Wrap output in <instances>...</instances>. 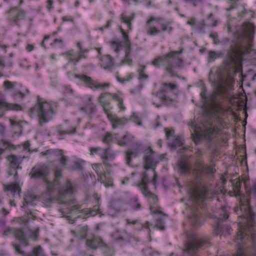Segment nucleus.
Segmentation results:
<instances>
[{
	"label": "nucleus",
	"instance_id": "obj_46",
	"mask_svg": "<svg viewBox=\"0 0 256 256\" xmlns=\"http://www.w3.org/2000/svg\"><path fill=\"white\" fill-rule=\"evenodd\" d=\"M57 152V154L60 156V162L62 165L65 166L66 164L68 161L67 158L63 155V151L62 150H58L56 151Z\"/></svg>",
	"mask_w": 256,
	"mask_h": 256
},
{
	"label": "nucleus",
	"instance_id": "obj_38",
	"mask_svg": "<svg viewBox=\"0 0 256 256\" xmlns=\"http://www.w3.org/2000/svg\"><path fill=\"white\" fill-rule=\"evenodd\" d=\"M100 157L104 160L112 158L114 157V155L112 153L111 148H108L105 149H102V154H100Z\"/></svg>",
	"mask_w": 256,
	"mask_h": 256
},
{
	"label": "nucleus",
	"instance_id": "obj_2",
	"mask_svg": "<svg viewBox=\"0 0 256 256\" xmlns=\"http://www.w3.org/2000/svg\"><path fill=\"white\" fill-rule=\"evenodd\" d=\"M216 171L213 166L206 164L202 160L196 159L195 168L192 171L194 180L191 186L190 198L194 204L200 208L205 206L208 199L212 198L215 196V194L210 192L203 182V174L205 172L208 174H212Z\"/></svg>",
	"mask_w": 256,
	"mask_h": 256
},
{
	"label": "nucleus",
	"instance_id": "obj_30",
	"mask_svg": "<svg viewBox=\"0 0 256 256\" xmlns=\"http://www.w3.org/2000/svg\"><path fill=\"white\" fill-rule=\"evenodd\" d=\"M177 170L182 174H186L190 172V168L188 162L184 160H180L177 164Z\"/></svg>",
	"mask_w": 256,
	"mask_h": 256
},
{
	"label": "nucleus",
	"instance_id": "obj_40",
	"mask_svg": "<svg viewBox=\"0 0 256 256\" xmlns=\"http://www.w3.org/2000/svg\"><path fill=\"white\" fill-rule=\"evenodd\" d=\"M191 126L194 132V134H192L193 138V140L196 144H197L200 142L202 136L199 134L198 128L196 126L194 122L192 123Z\"/></svg>",
	"mask_w": 256,
	"mask_h": 256
},
{
	"label": "nucleus",
	"instance_id": "obj_22",
	"mask_svg": "<svg viewBox=\"0 0 256 256\" xmlns=\"http://www.w3.org/2000/svg\"><path fill=\"white\" fill-rule=\"evenodd\" d=\"M6 110H22V108L20 105L17 104H10L6 102L2 99L0 100V116H3Z\"/></svg>",
	"mask_w": 256,
	"mask_h": 256
},
{
	"label": "nucleus",
	"instance_id": "obj_5",
	"mask_svg": "<svg viewBox=\"0 0 256 256\" xmlns=\"http://www.w3.org/2000/svg\"><path fill=\"white\" fill-rule=\"evenodd\" d=\"M226 88L222 84H219L216 90L208 96H206V89L202 88L200 92L201 97L206 100L210 107L212 111L218 116L223 115L226 112L225 109L222 106L220 101L218 99L217 96H220L222 98L227 96Z\"/></svg>",
	"mask_w": 256,
	"mask_h": 256
},
{
	"label": "nucleus",
	"instance_id": "obj_26",
	"mask_svg": "<svg viewBox=\"0 0 256 256\" xmlns=\"http://www.w3.org/2000/svg\"><path fill=\"white\" fill-rule=\"evenodd\" d=\"M24 158H25L24 156L18 157L17 156H16L15 155L12 154V155L8 156L7 157V160L10 162V166L12 168H14V169H17V168H22V167L20 166V164H21L23 159Z\"/></svg>",
	"mask_w": 256,
	"mask_h": 256
},
{
	"label": "nucleus",
	"instance_id": "obj_43",
	"mask_svg": "<svg viewBox=\"0 0 256 256\" xmlns=\"http://www.w3.org/2000/svg\"><path fill=\"white\" fill-rule=\"evenodd\" d=\"M12 246L14 248L16 254H20L21 256H27L28 254L21 248L20 245L19 244H12Z\"/></svg>",
	"mask_w": 256,
	"mask_h": 256
},
{
	"label": "nucleus",
	"instance_id": "obj_12",
	"mask_svg": "<svg viewBox=\"0 0 256 256\" xmlns=\"http://www.w3.org/2000/svg\"><path fill=\"white\" fill-rule=\"evenodd\" d=\"M150 182H152V180L148 178L147 172H144L140 174V180L137 184V186L145 196L150 198L155 204L158 202V198L149 190L148 184Z\"/></svg>",
	"mask_w": 256,
	"mask_h": 256
},
{
	"label": "nucleus",
	"instance_id": "obj_15",
	"mask_svg": "<svg viewBox=\"0 0 256 256\" xmlns=\"http://www.w3.org/2000/svg\"><path fill=\"white\" fill-rule=\"evenodd\" d=\"M112 99L118 102V106L120 110L123 111L126 109L123 104V98L122 96L116 94L102 93L98 98V102L100 105L104 104L110 103V100Z\"/></svg>",
	"mask_w": 256,
	"mask_h": 256
},
{
	"label": "nucleus",
	"instance_id": "obj_27",
	"mask_svg": "<svg viewBox=\"0 0 256 256\" xmlns=\"http://www.w3.org/2000/svg\"><path fill=\"white\" fill-rule=\"evenodd\" d=\"M190 222L194 226H198L202 224L201 212L198 210L192 212L190 217Z\"/></svg>",
	"mask_w": 256,
	"mask_h": 256
},
{
	"label": "nucleus",
	"instance_id": "obj_63",
	"mask_svg": "<svg viewBox=\"0 0 256 256\" xmlns=\"http://www.w3.org/2000/svg\"><path fill=\"white\" fill-rule=\"evenodd\" d=\"M128 138V136L125 135L123 136V138L122 140H118V144L120 146H124L127 144V142L126 141V139Z\"/></svg>",
	"mask_w": 256,
	"mask_h": 256
},
{
	"label": "nucleus",
	"instance_id": "obj_36",
	"mask_svg": "<svg viewBox=\"0 0 256 256\" xmlns=\"http://www.w3.org/2000/svg\"><path fill=\"white\" fill-rule=\"evenodd\" d=\"M134 14H132L130 16H127L124 14H122L120 16V20L122 22L126 24L127 25L128 30H132L131 22L134 18Z\"/></svg>",
	"mask_w": 256,
	"mask_h": 256
},
{
	"label": "nucleus",
	"instance_id": "obj_31",
	"mask_svg": "<svg viewBox=\"0 0 256 256\" xmlns=\"http://www.w3.org/2000/svg\"><path fill=\"white\" fill-rule=\"evenodd\" d=\"M108 119L112 122V128H116L120 126L124 125L128 122V120L126 118H119L112 115L108 116Z\"/></svg>",
	"mask_w": 256,
	"mask_h": 256
},
{
	"label": "nucleus",
	"instance_id": "obj_56",
	"mask_svg": "<svg viewBox=\"0 0 256 256\" xmlns=\"http://www.w3.org/2000/svg\"><path fill=\"white\" fill-rule=\"evenodd\" d=\"M210 36L212 38L214 44H218L220 43V40L218 39V35L216 32L211 33Z\"/></svg>",
	"mask_w": 256,
	"mask_h": 256
},
{
	"label": "nucleus",
	"instance_id": "obj_53",
	"mask_svg": "<svg viewBox=\"0 0 256 256\" xmlns=\"http://www.w3.org/2000/svg\"><path fill=\"white\" fill-rule=\"evenodd\" d=\"M186 2L190 4L193 6L196 7L199 4H202L204 0H184Z\"/></svg>",
	"mask_w": 256,
	"mask_h": 256
},
{
	"label": "nucleus",
	"instance_id": "obj_19",
	"mask_svg": "<svg viewBox=\"0 0 256 256\" xmlns=\"http://www.w3.org/2000/svg\"><path fill=\"white\" fill-rule=\"evenodd\" d=\"M7 14L9 22L16 24L20 20L24 18L26 12L24 10L18 9L16 7H13L8 12Z\"/></svg>",
	"mask_w": 256,
	"mask_h": 256
},
{
	"label": "nucleus",
	"instance_id": "obj_37",
	"mask_svg": "<svg viewBox=\"0 0 256 256\" xmlns=\"http://www.w3.org/2000/svg\"><path fill=\"white\" fill-rule=\"evenodd\" d=\"M124 204L120 201H114L112 202L109 208V211L114 210L116 212H120L123 210Z\"/></svg>",
	"mask_w": 256,
	"mask_h": 256
},
{
	"label": "nucleus",
	"instance_id": "obj_49",
	"mask_svg": "<svg viewBox=\"0 0 256 256\" xmlns=\"http://www.w3.org/2000/svg\"><path fill=\"white\" fill-rule=\"evenodd\" d=\"M12 63L11 62H10L8 63L7 66L10 67H12ZM6 66L5 64V61L4 58L2 56H0V72H2L4 69V68Z\"/></svg>",
	"mask_w": 256,
	"mask_h": 256
},
{
	"label": "nucleus",
	"instance_id": "obj_42",
	"mask_svg": "<svg viewBox=\"0 0 256 256\" xmlns=\"http://www.w3.org/2000/svg\"><path fill=\"white\" fill-rule=\"evenodd\" d=\"M222 54L221 52L210 50L208 52V61L214 62L216 58L220 57Z\"/></svg>",
	"mask_w": 256,
	"mask_h": 256
},
{
	"label": "nucleus",
	"instance_id": "obj_64",
	"mask_svg": "<svg viewBox=\"0 0 256 256\" xmlns=\"http://www.w3.org/2000/svg\"><path fill=\"white\" fill-rule=\"evenodd\" d=\"M112 46L114 49V51L116 52H118V50H119V45H118V44L117 42H113L112 43Z\"/></svg>",
	"mask_w": 256,
	"mask_h": 256
},
{
	"label": "nucleus",
	"instance_id": "obj_29",
	"mask_svg": "<svg viewBox=\"0 0 256 256\" xmlns=\"http://www.w3.org/2000/svg\"><path fill=\"white\" fill-rule=\"evenodd\" d=\"M3 188L4 192H10L14 196H19L21 190L19 184L16 183L3 184Z\"/></svg>",
	"mask_w": 256,
	"mask_h": 256
},
{
	"label": "nucleus",
	"instance_id": "obj_13",
	"mask_svg": "<svg viewBox=\"0 0 256 256\" xmlns=\"http://www.w3.org/2000/svg\"><path fill=\"white\" fill-rule=\"evenodd\" d=\"M208 242V240L198 237L195 234L188 236V240L186 245L185 252L192 254L196 252L199 248Z\"/></svg>",
	"mask_w": 256,
	"mask_h": 256
},
{
	"label": "nucleus",
	"instance_id": "obj_60",
	"mask_svg": "<svg viewBox=\"0 0 256 256\" xmlns=\"http://www.w3.org/2000/svg\"><path fill=\"white\" fill-rule=\"evenodd\" d=\"M166 134L168 140H169L170 138H172L174 136V131L173 130H168V128H165Z\"/></svg>",
	"mask_w": 256,
	"mask_h": 256
},
{
	"label": "nucleus",
	"instance_id": "obj_20",
	"mask_svg": "<svg viewBox=\"0 0 256 256\" xmlns=\"http://www.w3.org/2000/svg\"><path fill=\"white\" fill-rule=\"evenodd\" d=\"M86 245L87 247L92 250H96L98 248L107 246V244L104 242L100 237L96 236L92 234L88 236L86 241Z\"/></svg>",
	"mask_w": 256,
	"mask_h": 256
},
{
	"label": "nucleus",
	"instance_id": "obj_58",
	"mask_svg": "<svg viewBox=\"0 0 256 256\" xmlns=\"http://www.w3.org/2000/svg\"><path fill=\"white\" fill-rule=\"evenodd\" d=\"M88 50L87 49H81V51H79L78 56L79 59L86 58V54L88 53Z\"/></svg>",
	"mask_w": 256,
	"mask_h": 256
},
{
	"label": "nucleus",
	"instance_id": "obj_35",
	"mask_svg": "<svg viewBox=\"0 0 256 256\" xmlns=\"http://www.w3.org/2000/svg\"><path fill=\"white\" fill-rule=\"evenodd\" d=\"M15 148L14 146L10 142L2 140L0 142V155L6 150H11L12 149H15Z\"/></svg>",
	"mask_w": 256,
	"mask_h": 256
},
{
	"label": "nucleus",
	"instance_id": "obj_52",
	"mask_svg": "<svg viewBox=\"0 0 256 256\" xmlns=\"http://www.w3.org/2000/svg\"><path fill=\"white\" fill-rule=\"evenodd\" d=\"M84 162L83 160H77L74 162V168L76 170H82V164Z\"/></svg>",
	"mask_w": 256,
	"mask_h": 256
},
{
	"label": "nucleus",
	"instance_id": "obj_33",
	"mask_svg": "<svg viewBox=\"0 0 256 256\" xmlns=\"http://www.w3.org/2000/svg\"><path fill=\"white\" fill-rule=\"evenodd\" d=\"M88 226H87L81 227L78 232L72 230V233L74 234L80 240L87 239L88 238Z\"/></svg>",
	"mask_w": 256,
	"mask_h": 256
},
{
	"label": "nucleus",
	"instance_id": "obj_11",
	"mask_svg": "<svg viewBox=\"0 0 256 256\" xmlns=\"http://www.w3.org/2000/svg\"><path fill=\"white\" fill-rule=\"evenodd\" d=\"M73 186L69 180H67L64 186L58 190V202L68 206L75 204L73 194Z\"/></svg>",
	"mask_w": 256,
	"mask_h": 256
},
{
	"label": "nucleus",
	"instance_id": "obj_7",
	"mask_svg": "<svg viewBox=\"0 0 256 256\" xmlns=\"http://www.w3.org/2000/svg\"><path fill=\"white\" fill-rule=\"evenodd\" d=\"M144 30L148 34L154 36L160 34L162 32L168 31L170 34L173 28L164 22L162 19L152 16L146 22Z\"/></svg>",
	"mask_w": 256,
	"mask_h": 256
},
{
	"label": "nucleus",
	"instance_id": "obj_17",
	"mask_svg": "<svg viewBox=\"0 0 256 256\" xmlns=\"http://www.w3.org/2000/svg\"><path fill=\"white\" fill-rule=\"evenodd\" d=\"M120 30L122 35L124 43L126 48L125 56L122 60V64L131 65L132 63V60L130 56V43L128 40V36L127 32L121 26L120 27Z\"/></svg>",
	"mask_w": 256,
	"mask_h": 256
},
{
	"label": "nucleus",
	"instance_id": "obj_28",
	"mask_svg": "<svg viewBox=\"0 0 256 256\" xmlns=\"http://www.w3.org/2000/svg\"><path fill=\"white\" fill-rule=\"evenodd\" d=\"M114 65V60L110 56L104 55L101 58L100 66L104 69L110 70Z\"/></svg>",
	"mask_w": 256,
	"mask_h": 256
},
{
	"label": "nucleus",
	"instance_id": "obj_62",
	"mask_svg": "<svg viewBox=\"0 0 256 256\" xmlns=\"http://www.w3.org/2000/svg\"><path fill=\"white\" fill-rule=\"evenodd\" d=\"M156 226L160 230H164V222L162 220L158 219L156 222Z\"/></svg>",
	"mask_w": 256,
	"mask_h": 256
},
{
	"label": "nucleus",
	"instance_id": "obj_48",
	"mask_svg": "<svg viewBox=\"0 0 256 256\" xmlns=\"http://www.w3.org/2000/svg\"><path fill=\"white\" fill-rule=\"evenodd\" d=\"M130 206L134 210H138L141 208V205L138 202V199L136 198H134L130 202Z\"/></svg>",
	"mask_w": 256,
	"mask_h": 256
},
{
	"label": "nucleus",
	"instance_id": "obj_8",
	"mask_svg": "<svg viewBox=\"0 0 256 256\" xmlns=\"http://www.w3.org/2000/svg\"><path fill=\"white\" fill-rule=\"evenodd\" d=\"M154 94L164 104L170 106L177 98L178 86L172 83H163L160 90Z\"/></svg>",
	"mask_w": 256,
	"mask_h": 256
},
{
	"label": "nucleus",
	"instance_id": "obj_3",
	"mask_svg": "<svg viewBox=\"0 0 256 256\" xmlns=\"http://www.w3.org/2000/svg\"><path fill=\"white\" fill-rule=\"evenodd\" d=\"M254 34L253 24H244L241 32H238V40L232 41L230 48L227 50L224 63L226 66L234 64L238 56H240L250 52V43Z\"/></svg>",
	"mask_w": 256,
	"mask_h": 256
},
{
	"label": "nucleus",
	"instance_id": "obj_1",
	"mask_svg": "<svg viewBox=\"0 0 256 256\" xmlns=\"http://www.w3.org/2000/svg\"><path fill=\"white\" fill-rule=\"evenodd\" d=\"M234 211L240 219L234 240L238 251L234 256L254 255L256 254V232H254L255 214L248 201L244 204L240 201V208L235 207Z\"/></svg>",
	"mask_w": 256,
	"mask_h": 256
},
{
	"label": "nucleus",
	"instance_id": "obj_23",
	"mask_svg": "<svg viewBox=\"0 0 256 256\" xmlns=\"http://www.w3.org/2000/svg\"><path fill=\"white\" fill-rule=\"evenodd\" d=\"M218 133V129L210 125L202 132V135L206 140L210 142Z\"/></svg>",
	"mask_w": 256,
	"mask_h": 256
},
{
	"label": "nucleus",
	"instance_id": "obj_4",
	"mask_svg": "<svg viewBox=\"0 0 256 256\" xmlns=\"http://www.w3.org/2000/svg\"><path fill=\"white\" fill-rule=\"evenodd\" d=\"M152 64L156 67L162 65L172 77H178V72L182 66L183 61L179 58L178 52H171L167 55L155 58Z\"/></svg>",
	"mask_w": 256,
	"mask_h": 256
},
{
	"label": "nucleus",
	"instance_id": "obj_10",
	"mask_svg": "<svg viewBox=\"0 0 256 256\" xmlns=\"http://www.w3.org/2000/svg\"><path fill=\"white\" fill-rule=\"evenodd\" d=\"M228 209H230V208L228 206H224L222 208L221 216L218 218L217 226L215 229L216 234L226 236L230 233L232 230L228 224H224L228 218Z\"/></svg>",
	"mask_w": 256,
	"mask_h": 256
},
{
	"label": "nucleus",
	"instance_id": "obj_6",
	"mask_svg": "<svg viewBox=\"0 0 256 256\" xmlns=\"http://www.w3.org/2000/svg\"><path fill=\"white\" fill-rule=\"evenodd\" d=\"M54 114L52 104L40 100H38V104L31 108L29 112L30 117L32 118L36 114L38 116L40 126L51 120Z\"/></svg>",
	"mask_w": 256,
	"mask_h": 256
},
{
	"label": "nucleus",
	"instance_id": "obj_18",
	"mask_svg": "<svg viewBox=\"0 0 256 256\" xmlns=\"http://www.w3.org/2000/svg\"><path fill=\"white\" fill-rule=\"evenodd\" d=\"M76 77L84 82L86 84V86L93 90L99 89L104 90L106 88H108L110 86V84L108 83H98L96 81L92 80L90 77L85 75H79L77 76Z\"/></svg>",
	"mask_w": 256,
	"mask_h": 256
},
{
	"label": "nucleus",
	"instance_id": "obj_50",
	"mask_svg": "<svg viewBox=\"0 0 256 256\" xmlns=\"http://www.w3.org/2000/svg\"><path fill=\"white\" fill-rule=\"evenodd\" d=\"M102 248H104V256H114V250L113 248H109L108 245L107 246H104L102 247Z\"/></svg>",
	"mask_w": 256,
	"mask_h": 256
},
{
	"label": "nucleus",
	"instance_id": "obj_32",
	"mask_svg": "<svg viewBox=\"0 0 256 256\" xmlns=\"http://www.w3.org/2000/svg\"><path fill=\"white\" fill-rule=\"evenodd\" d=\"M80 110L88 114H91L96 112V106L92 102V96L88 98V100L86 104L84 106L82 107Z\"/></svg>",
	"mask_w": 256,
	"mask_h": 256
},
{
	"label": "nucleus",
	"instance_id": "obj_51",
	"mask_svg": "<svg viewBox=\"0 0 256 256\" xmlns=\"http://www.w3.org/2000/svg\"><path fill=\"white\" fill-rule=\"evenodd\" d=\"M16 84V82H11L8 80H6L4 82V86L7 90H11L14 88Z\"/></svg>",
	"mask_w": 256,
	"mask_h": 256
},
{
	"label": "nucleus",
	"instance_id": "obj_16",
	"mask_svg": "<svg viewBox=\"0 0 256 256\" xmlns=\"http://www.w3.org/2000/svg\"><path fill=\"white\" fill-rule=\"evenodd\" d=\"M80 206L77 204H74L70 208H66V212H64L62 209H60V212L63 214L66 212V214H72L74 210H78V214H79L78 216H82L83 218H85L88 216H94L98 214V207L97 206H94L92 209L86 208L82 210H80Z\"/></svg>",
	"mask_w": 256,
	"mask_h": 256
},
{
	"label": "nucleus",
	"instance_id": "obj_57",
	"mask_svg": "<svg viewBox=\"0 0 256 256\" xmlns=\"http://www.w3.org/2000/svg\"><path fill=\"white\" fill-rule=\"evenodd\" d=\"M102 108L103 110L106 114L107 116H108V115H111L110 114V110L111 109V107L110 105V103L106 104H101L100 105Z\"/></svg>",
	"mask_w": 256,
	"mask_h": 256
},
{
	"label": "nucleus",
	"instance_id": "obj_55",
	"mask_svg": "<svg viewBox=\"0 0 256 256\" xmlns=\"http://www.w3.org/2000/svg\"><path fill=\"white\" fill-rule=\"evenodd\" d=\"M112 140V134L107 132L103 138L102 142L106 144H110Z\"/></svg>",
	"mask_w": 256,
	"mask_h": 256
},
{
	"label": "nucleus",
	"instance_id": "obj_14",
	"mask_svg": "<svg viewBox=\"0 0 256 256\" xmlns=\"http://www.w3.org/2000/svg\"><path fill=\"white\" fill-rule=\"evenodd\" d=\"M148 152L146 153L144 157V168L146 170H148L150 169L152 170L153 172V177L152 180V182L154 184L155 188L156 187V180L157 175L155 171V168L156 164V162L154 160L153 154L154 152L151 148L148 147Z\"/></svg>",
	"mask_w": 256,
	"mask_h": 256
},
{
	"label": "nucleus",
	"instance_id": "obj_47",
	"mask_svg": "<svg viewBox=\"0 0 256 256\" xmlns=\"http://www.w3.org/2000/svg\"><path fill=\"white\" fill-rule=\"evenodd\" d=\"M241 184L242 182L240 180H238V179L234 180L232 182V184L234 186L236 190H237L236 192L234 191L232 192L233 193H234V194L236 196H238L240 195L239 192L238 190L240 188L241 186Z\"/></svg>",
	"mask_w": 256,
	"mask_h": 256
},
{
	"label": "nucleus",
	"instance_id": "obj_44",
	"mask_svg": "<svg viewBox=\"0 0 256 256\" xmlns=\"http://www.w3.org/2000/svg\"><path fill=\"white\" fill-rule=\"evenodd\" d=\"M16 230V228L13 227H6L2 234V236L4 237L10 236H14Z\"/></svg>",
	"mask_w": 256,
	"mask_h": 256
},
{
	"label": "nucleus",
	"instance_id": "obj_54",
	"mask_svg": "<svg viewBox=\"0 0 256 256\" xmlns=\"http://www.w3.org/2000/svg\"><path fill=\"white\" fill-rule=\"evenodd\" d=\"M102 149L100 148H90V154L92 156H94V154H98L100 156V154H102Z\"/></svg>",
	"mask_w": 256,
	"mask_h": 256
},
{
	"label": "nucleus",
	"instance_id": "obj_25",
	"mask_svg": "<svg viewBox=\"0 0 256 256\" xmlns=\"http://www.w3.org/2000/svg\"><path fill=\"white\" fill-rule=\"evenodd\" d=\"M14 236L20 242L21 244L25 246H29L28 238L22 228H16Z\"/></svg>",
	"mask_w": 256,
	"mask_h": 256
},
{
	"label": "nucleus",
	"instance_id": "obj_24",
	"mask_svg": "<svg viewBox=\"0 0 256 256\" xmlns=\"http://www.w3.org/2000/svg\"><path fill=\"white\" fill-rule=\"evenodd\" d=\"M140 144L136 143L134 146L128 149L126 152V162L128 166L131 165L132 158L138 156Z\"/></svg>",
	"mask_w": 256,
	"mask_h": 256
},
{
	"label": "nucleus",
	"instance_id": "obj_39",
	"mask_svg": "<svg viewBox=\"0 0 256 256\" xmlns=\"http://www.w3.org/2000/svg\"><path fill=\"white\" fill-rule=\"evenodd\" d=\"M27 256H46L40 246L34 247L31 252L28 254Z\"/></svg>",
	"mask_w": 256,
	"mask_h": 256
},
{
	"label": "nucleus",
	"instance_id": "obj_59",
	"mask_svg": "<svg viewBox=\"0 0 256 256\" xmlns=\"http://www.w3.org/2000/svg\"><path fill=\"white\" fill-rule=\"evenodd\" d=\"M132 76L130 74L128 76L127 78H120L119 76H116V78L118 82H120L124 84L126 82H128L132 78Z\"/></svg>",
	"mask_w": 256,
	"mask_h": 256
},
{
	"label": "nucleus",
	"instance_id": "obj_34",
	"mask_svg": "<svg viewBox=\"0 0 256 256\" xmlns=\"http://www.w3.org/2000/svg\"><path fill=\"white\" fill-rule=\"evenodd\" d=\"M113 238L116 242L126 241L128 238V234L126 232H121L118 230L114 232L112 234Z\"/></svg>",
	"mask_w": 256,
	"mask_h": 256
},
{
	"label": "nucleus",
	"instance_id": "obj_9",
	"mask_svg": "<svg viewBox=\"0 0 256 256\" xmlns=\"http://www.w3.org/2000/svg\"><path fill=\"white\" fill-rule=\"evenodd\" d=\"M62 178V170L56 169L54 172V178L52 181H50L48 179H44V182L46 184L47 191L42 196V198L46 202H51L52 196L51 194L55 190L59 188L60 184V180Z\"/></svg>",
	"mask_w": 256,
	"mask_h": 256
},
{
	"label": "nucleus",
	"instance_id": "obj_61",
	"mask_svg": "<svg viewBox=\"0 0 256 256\" xmlns=\"http://www.w3.org/2000/svg\"><path fill=\"white\" fill-rule=\"evenodd\" d=\"M12 97L15 98V99H17L18 98H20V100H22L24 98V97L25 96V94L23 93H22V92H14V93L12 94Z\"/></svg>",
	"mask_w": 256,
	"mask_h": 256
},
{
	"label": "nucleus",
	"instance_id": "obj_21",
	"mask_svg": "<svg viewBox=\"0 0 256 256\" xmlns=\"http://www.w3.org/2000/svg\"><path fill=\"white\" fill-rule=\"evenodd\" d=\"M48 173V167L44 164H38L34 166L30 174L31 178L44 177V180L46 178V176Z\"/></svg>",
	"mask_w": 256,
	"mask_h": 256
},
{
	"label": "nucleus",
	"instance_id": "obj_41",
	"mask_svg": "<svg viewBox=\"0 0 256 256\" xmlns=\"http://www.w3.org/2000/svg\"><path fill=\"white\" fill-rule=\"evenodd\" d=\"M146 66L140 65L138 69L139 80H146L148 78V75L145 74Z\"/></svg>",
	"mask_w": 256,
	"mask_h": 256
},
{
	"label": "nucleus",
	"instance_id": "obj_45",
	"mask_svg": "<svg viewBox=\"0 0 256 256\" xmlns=\"http://www.w3.org/2000/svg\"><path fill=\"white\" fill-rule=\"evenodd\" d=\"M182 144V142L179 136L176 138L172 142H168V146L174 149L176 148L178 146H180Z\"/></svg>",
	"mask_w": 256,
	"mask_h": 256
}]
</instances>
